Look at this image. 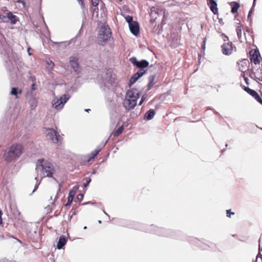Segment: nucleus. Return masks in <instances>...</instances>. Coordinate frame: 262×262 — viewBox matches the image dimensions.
<instances>
[{"label":"nucleus","mask_w":262,"mask_h":262,"mask_svg":"<svg viewBox=\"0 0 262 262\" xmlns=\"http://www.w3.org/2000/svg\"><path fill=\"white\" fill-rule=\"evenodd\" d=\"M145 73V71L141 69L139 70L134 76L131 77L130 82L132 83H135L139 78L143 76Z\"/></svg>","instance_id":"obj_14"},{"label":"nucleus","mask_w":262,"mask_h":262,"mask_svg":"<svg viewBox=\"0 0 262 262\" xmlns=\"http://www.w3.org/2000/svg\"><path fill=\"white\" fill-rule=\"evenodd\" d=\"M47 63L48 64V67L47 68L48 70L49 71H52L55 66L54 62L52 60L48 59L47 60Z\"/></svg>","instance_id":"obj_25"},{"label":"nucleus","mask_w":262,"mask_h":262,"mask_svg":"<svg viewBox=\"0 0 262 262\" xmlns=\"http://www.w3.org/2000/svg\"><path fill=\"white\" fill-rule=\"evenodd\" d=\"M69 98L70 96L66 94L62 95L59 98H56L52 101V106L56 110H60Z\"/></svg>","instance_id":"obj_7"},{"label":"nucleus","mask_w":262,"mask_h":262,"mask_svg":"<svg viewBox=\"0 0 262 262\" xmlns=\"http://www.w3.org/2000/svg\"><path fill=\"white\" fill-rule=\"evenodd\" d=\"M226 214H227V216L228 217H231V215H233L234 214V212H231V210L229 209V210H227L226 211Z\"/></svg>","instance_id":"obj_34"},{"label":"nucleus","mask_w":262,"mask_h":262,"mask_svg":"<svg viewBox=\"0 0 262 262\" xmlns=\"http://www.w3.org/2000/svg\"><path fill=\"white\" fill-rule=\"evenodd\" d=\"M43 133L53 143H57L61 141L58 132L52 128H45Z\"/></svg>","instance_id":"obj_5"},{"label":"nucleus","mask_w":262,"mask_h":262,"mask_svg":"<svg viewBox=\"0 0 262 262\" xmlns=\"http://www.w3.org/2000/svg\"><path fill=\"white\" fill-rule=\"evenodd\" d=\"M241 85L242 87V88L250 95V93H252V92L253 91V90L250 89L248 87L243 85L242 84H241Z\"/></svg>","instance_id":"obj_28"},{"label":"nucleus","mask_w":262,"mask_h":262,"mask_svg":"<svg viewBox=\"0 0 262 262\" xmlns=\"http://www.w3.org/2000/svg\"><path fill=\"white\" fill-rule=\"evenodd\" d=\"M146 98V95H143L142 98H141V100L139 104V105H142V104L144 102V101L145 100Z\"/></svg>","instance_id":"obj_35"},{"label":"nucleus","mask_w":262,"mask_h":262,"mask_svg":"<svg viewBox=\"0 0 262 262\" xmlns=\"http://www.w3.org/2000/svg\"><path fill=\"white\" fill-rule=\"evenodd\" d=\"M126 96L129 99H133L134 101L137 102L140 97V93L138 90L131 89L127 91Z\"/></svg>","instance_id":"obj_11"},{"label":"nucleus","mask_w":262,"mask_h":262,"mask_svg":"<svg viewBox=\"0 0 262 262\" xmlns=\"http://www.w3.org/2000/svg\"><path fill=\"white\" fill-rule=\"evenodd\" d=\"M36 170L43 177L52 178L55 172V168L53 165L45 159H38L36 163Z\"/></svg>","instance_id":"obj_2"},{"label":"nucleus","mask_w":262,"mask_h":262,"mask_svg":"<svg viewBox=\"0 0 262 262\" xmlns=\"http://www.w3.org/2000/svg\"><path fill=\"white\" fill-rule=\"evenodd\" d=\"M241 77L244 78V79L246 83L247 84H249V79L246 76L245 73H241Z\"/></svg>","instance_id":"obj_32"},{"label":"nucleus","mask_w":262,"mask_h":262,"mask_svg":"<svg viewBox=\"0 0 262 262\" xmlns=\"http://www.w3.org/2000/svg\"><path fill=\"white\" fill-rule=\"evenodd\" d=\"M123 105L126 110L129 111L133 110L137 105V102L133 99H130L126 96L123 102Z\"/></svg>","instance_id":"obj_9"},{"label":"nucleus","mask_w":262,"mask_h":262,"mask_svg":"<svg viewBox=\"0 0 262 262\" xmlns=\"http://www.w3.org/2000/svg\"><path fill=\"white\" fill-rule=\"evenodd\" d=\"M155 19H154V20H152V19H151V22L154 23V22H155Z\"/></svg>","instance_id":"obj_43"},{"label":"nucleus","mask_w":262,"mask_h":262,"mask_svg":"<svg viewBox=\"0 0 262 262\" xmlns=\"http://www.w3.org/2000/svg\"><path fill=\"white\" fill-rule=\"evenodd\" d=\"M6 22H7L6 17L5 15L0 14V23H6Z\"/></svg>","instance_id":"obj_33"},{"label":"nucleus","mask_w":262,"mask_h":262,"mask_svg":"<svg viewBox=\"0 0 262 262\" xmlns=\"http://www.w3.org/2000/svg\"><path fill=\"white\" fill-rule=\"evenodd\" d=\"M101 150V148H97L94 151H92L89 156L87 162L89 163L92 161H94L95 157L98 155Z\"/></svg>","instance_id":"obj_17"},{"label":"nucleus","mask_w":262,"mask_h":262,"mask_svg":"<svg viewBox=\"0 0 262 262\" xmlns=\"http://www.w3.org/2000/svg\"><path fill=\"white\" fill-rule=\"evenodd\" d=\"M5 16L6 17L7 21H8L7 19H9L13 24H15L18 20L17 17L16 15H13L11 12L7 13V15Z\"/></svg>","instance_id":"obj_19"},{"label":"nucleus","mask_w":262,"mask_h":262,"mask_svg":"<svg viewBox=\"0 0 262 262\" xmlns=\"http://www.w3.org/2000/svg\"><path fill=\"white\" fill-rule=\"evenodd\" d=\"M231 7V12L233 14H235L237 12L238 9L240 7V5L238 2H232L229 4Z\"/></svg>","instance_id":"obj_18"},{"label":"nucleus","mask_w":262,"mask_h":262,"mask_svg":"<svg viewBox=\"0 0 262 262\" xmlns=\"http://www.w3.org/2000/svg\"><path fill=\"white\" fill-rule=\"evenodd\" d=\"M85 182L83 184V186L84 187H86L91 181V179L90 178H85L84 179Z\"/></svg>","instance_id":"obj_30"},{"label":"nucleus","mask_w":262,"mask_h":262,"mask_svg":"<svg viewBox=\"0 0 262 262\" xmlns=\"http://www.w3.org/2000/svg\"><path fill=\"white\" fill-rule=\"evenodd\" d=\"M207 3L212 12L214 14H217L218 8L217 7V3L214 0H207Z\"/></svg>","instance_id":"obj_13"},{"label":"nucleus","mask_w":262,"mask_h":262,"mask_svg":"<svg viewBox=\"0 0 262 262\" xmlns=\"http://www.w3.org/2000/svg\"><path fill=\"white\" fill-rule=\"evenodd\" d=\"M91 3L94 7H97L98 6L100 0H91Z\"/></svg>","instance_id":"obj_31"},{"label":"nucleus","mask_w":262,"mask_h":262,"mask_svg":"<svg viewBox=\"0 0 262 262\" xmlns=\"http://www.w3.org/2000/svg\"><path fill=\"white\" fill-rule=\"evenodd\" d=\"M238 68L242 73H245L248 70L250 62L247 59H243L237 62Z\"/></svg>","instance_id":"obj_10"},{"label":"nucleus","mask_w":262,"mask_h":262,"mask_svg":"<svg viewBox=\"0 0 262 262\" xmlns=\"http://www.w3.org/2000/svg\"><path fill=\"white\" fill-rule=\"evenodd\" d=\"M72 201V199L71 200H70V198H69L68 202V203L66 204V206H67V205H69V204L71 203Z\"/></svg>","instance_id":"obj_40"},{"label":"nucleus","mask_w":262,"mask_h":262,"mask_svg":"<svg viewBox=\"0 0 262 262\" xmlns=\"http://www.w3.org/2000/svg\"><path fill=\"white\" fill-rule=\"evenodd\" d=\"M255 1H256V0H254V2H253V5H254V4H255Z\"/></svg>","instance_id":"obj_45"},{"label":"nucleus","mask_w":262,"mask_h":262,"mask_svg":"<svg viewBox=\"0 0 262 262\" xmlns=\"http://www.w3.org/2000/svg\"><path fill=\"white\" fill-rule=\"evenodd\" d=\"M236 32L238 36V38L239 40L242 39L243 33H244V35H245L244 26L241 23L237 24V26L236 27Z\"/></svg>","instance_id":"obj_15"},{"label":"nucleus","mask_w":262,"mask_h":262,"mask_svg":"<svg viewBox=\"0 0 262 262\" xmlns=\"http://www.w3.org/2000/svg\"><path fill=\"white\" fill-rule=\"evenodd\" d=\"M154 80H155V78H154V77H152L148 84L149 88L153 85V82H154Z\"/></svg>","instance_id":"obj_36"},{"label":"nucleus","mask_w":262,"mask_h":262,"mask_svg":"<svg viewBox=\"0 0 262 262\" xmlns=\"http://www.w3.org/2000/svg\"><path fill=\"white\" fill-rule=\"evenodd\" d=\"M77 1L80 3V4L83 7L84 5V3L83 2V0H77Z\"/></svg>","instance_id":"obj_39"},{"label":"nucleus","mask_w":262,"mask_h":262,"mask_svg":"<svg viewBox=\"0 0 262 262\" xmlns=\"http://www.w3.org/2000/svg\"><path fill=\"white\" fill-rule=\"evenodd\" d=\"M249 58L253 67V73L251 78L255 79L258 82L262 81V69H256L257 65L259 66L261 57L257 48L252 49L249 51Z\"/></svg>","instance_id":"obj_1"},{"label":"nucleus","mask_w":262,"mask_h":262,"mask_svg":"<svg viewBox=\"0 0 262 262\" xmlns=\"http://www.w3.org/2000/svg\"><path fill=\"white\" fill-rule=\"evenodd\" d=\"M250 95L253 97L258 102L262 104V99L255 91L253 90L252 93H250Z\"/></svg>","instance_id":"obj_24"},{"label":"nucleus","mask_w":262,"mask_h":262,"mask_svg":"<svg viewBox=\"0 0 262 262\" xmlns=\"http://www.w3.org/2000/svg\"><path fill=\"white\" fill-rule=\"evenodd\" d=\"M29 50H30V48H28V54H29V55H31V53L29 52Z\"/></svg>","instance_id":"obj_41"},{"label":"nucleus","mask_w":262,"mask_h":262,"mask_svg":"<svg viewBox=\"0 0 262 262\" xmlns=\"http://www.w3.org/2000/svg\"><path fill=\"white\" fill-rule=\"evenodd\" d=\"M260 239H259V253L256 256V261H257L258 258H260L261 259V260H260V261H258V262H262V255H261L260 252Z\"/></svg>","instance_id":"obj_29"},{"label":"nucleus","mask_w":262,"mask_h":262,"mask_svg":"<svg viewBox=\"0 0 262 262\" xmlns=\"http://www.w3.org/2000/svg\"><path fill=\"white\" fill-rule=\"evenodd\" d=\"M155 112L154 110L150 109L145 114V118L147 120H149L152 119L155 115Z\"/></svg>","instance_id":"obj_21"},{"label":"nucleus","mask_w":262,"mask_h":262,"mask_svg":"<svg viewBox=\"0 0 262 262\" xmlns=\"http://www.w3.org/2000/svg\"><path fill=\"white\" fill-rule=\"evenodd\" d=\"M22 90H18L17 88H12L11 91L10 92V94L11 95L15 96V99H17L18 98V94H21L22 93Z\"/></svg>","instance_id":"obj_22"},{"label":"nucleus","mask_w":262,"mask_h":262,"mask_svg":"<svg viewBox=\"0 0 262 262\" xmlns=\"http://www.w3.org/2000/svg\"><path fill=\"white\" fill-rule=\"evenodd\" d=\"M29 103L30 104L31 109L33 110L36 107L38 103V101L36 98H32L29 100Z\"/></svg>","instance_id":"obj_23"},{"label":"nucleus","mask_w":262,"mask_h":262,"mask_svg":"<svg viewBox=\"0 0 262 262\" xmlns=\"http://www.w3.org/2000/svg\"><path fill=\"white\" fill-rule=\"evenodd\" d=\"M125 18L126 21L128 23V25L134 21L133 20V17L132 16L127 15L125 17Z\"/></svg>","instance_id":"obj_27"},{"label":"nucleus","mask_w":262,"mask_h":262,"mask_svg":"<svg viewBox=\"0 0 262 262\" xmlns=\"http://www.w3.org/2000/svg\"><path fill=\"white\" fill-rule=\"evenodd\" d=\"M124 130V127L123 125L120 126L114 133L113 135L114 137H118L121 134Z\"/></svg>","instance_id":"obj_26"},{"label":"nucleus","mask_w":262,"mask_h":262,"mask_svg":"<svg viewBox=\"0 0 262 262\" xmlns=\"http://www.w3.org/2000/svg\"><path fill=\"white\" fill-rule=\"evenodd\" d=\"M104 6V4H102V5H101V7H103Z\"/></svg>","instance_id":"obj_44"},{"label":"nucleus","mask_w":262,"mask_h":262,"mask_svg":"<svg viewBox=\"0 0 262 262\" xmlns=\"http://www.w3.org/2000/svg\"><path fill=\"white\" fill-rule=\"evenodd\" d=\"M131 63L138 68H145L148 66L149 62L145 60L138 61L136 57H132L129 59Z\"/></svg>","instance_id":"obj_8"},{"label":"nucleus","mask_w":262,"mask_h":262,"mask_svg":"<svg viewBox=\"0 0 262 262\" xmlns=\"http://www.w3.org/2000/svg\"><path fill=\"white\" fill-rule=\"evenodd\" d=\"M89 111H90V109H86V110H85V111H86V112H88Z\"/></svg>","instance_id":"obj_42"},{"label":"nucleus","mask_w":262,"mask_h":262,"mask_svg":"<svg viewBox=\"0 0 262 262\" xmlns=\"http://www.w3.org/2000/svg\"><path fill=\"white\" fill-rule=\"evenodd\" d=\"M112 33L110 28L105 25L101 27L98 36V42L100 45H104L110 38Z\"/></svg>","instance_id":"obj_4"},{"label":"nucleus","mask_w":262,"mask_h":262,"mask_svg":"<svg viewBox=\"0 0 262 262\" xmlns=\"http://www.w3.org/2000/svg\"><path fill=\"white\" fill-rule=\"evenodd\" d=\"M66 243L67 239L66 237L63 235L61 236L57 243V248L58 249H62V247L66 245Z\"/></svg>","instance_id":"obj_20"},{"label":"nucleus","mask_w":262,"mask_h":262,"mask_svg":"<svg viewBox=\"0 0 262 262\" xmlns=\"http://www.w3.org/2000/svg\"><path fill=\"white\" fill-rule=\"evenodd\" d=\"M95 8L93 10V13H96V15H98V6L97 7H94Z\"/></svg>","instance_id":"obj_37"},{"label":"nucleus","mask_w":262,"mask_h":262,"mask_svg":"<svg viewBox=\"0 0 262 262\" xmlns=\"http://www.w3.org/2000/svg\"><path fill=\"white\" fill-rule=\"evenodd\" d=\"M31 89L33 91H34L36 89V83L35 82H34L32 85H31Z\"/></svg>","instance_id":"obj_38"},{"label":"nucleus","mask_w":262,"mask_h":262,"mask_svg":"<svg viewBox=\"0 0 262 262\" xmlns=\"http://www.w3.org/2000/svg\"><path fill=\"white\" fill-rule=\"evenodd\" d=\"M224 40L225 42L221 46L222 52L224 54L229 55L236 51V47L231 41L229 40L228 37L225 35Z\"/></svg>","instance_id":"obj_6"},{"label":"nucleus","mask_w":262,"mask_h":262,"mask_svg":"<svg viewBox=\"0 0 262 262\" xmlns=\"http://www.w3.org/2000/svg\"><path fill=\"white\" fill-rule=\"evenodd\" d=\"M129 28L131 33L135 36H138L140 34V26L138 22L135 21L129 24Z\"/></svg>","instance_id":"obj_12"},{"label":"nucleus","mask_w":262,"mask_h":262,"mask_svg":"<svg viewBox=\"0 0 262 262\" xmlns=\"http://www.w3.org/2000/svg\"><path fill=\"white\" fill-rule=\"evenodd\" d=\"M71 66L76 72H78L79 68V64L78 62V59L75 57H72L70 60Z\"/></svg>","instance_id":"obj_16"},{"label":"nucleus","mask_w":262,"mask_h":262,"mask_svg":"<svg viewBox=\"0 0 262 262\" xmlns=\"http://www.w3.org/2000/svg\"><path fill=\"white\" fill-rule=\"evenodd\" d=\"M23 152V146L20 144H13L9 147L4 157L7 162H11L19 158Z\"/></svg>","instance_id":"obj_3"}]
</instances>
